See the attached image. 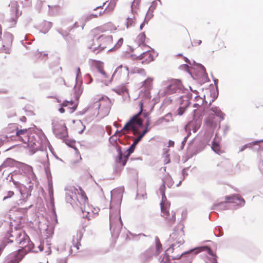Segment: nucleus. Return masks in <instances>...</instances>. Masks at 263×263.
Listing matches in <instances>:
<instances>
[{
  "mask_svg": "<svg viewBox=\"0 0 263 263\" xmlns=\"http://www.w3.org/2000/svg\"><path fill=\"white\" fill-rule=\"evenodd\" d=\"M14 138L15 140L20 141L27 145L28 146L33 148L37 149L40 141L37 138L38 136L34 133L31 132L29 129H20L16 133V135L10 136Z\"/></svg>",
  "mask_w": 263,
  "mask_h": 263,
  "instance_id": "nucleus-1",
  "label": "nucleus"
},
{
  "mask_svg": "<svg viewBox=\"0 0 263 263\" xmlns=\"http://www.w3.org/2000/svg\"><path fill=\"white\" fill-rule=\"evenodd\" d=\"M113 46L112 36L111 35L101 34L97 38L96 42L93 45L89 46V48L95 53H98L100 51L105 49L108 50H113Z\"/></svg>",
  "mask_w": 263,
  "mask_h": 263,
  "instance_id": "nucleus-2",
  "label": "nucleus"
},
{
  "mask_svg": "<svg viewBox=\"0 0 263 263\" xmlns=\"http://www.w3.org/2000/svg\"><path fill=\"white\" fill-rule=\"evenodd\" d=\"M111 106V102L108 97H102L92 105V108L96 111L94 115L99 119L106 117L109 114Z\"/></svg>",
  "mask_w": 263,
  "mask_h": 263,
  "instance_id": "nucleus-3",
  "label": "nucleus"
},
{
  "mask_svg": "<svg viewBox=\"0 0 263 263\" xmlns=\"http://www.w3.org/2000/svg\"><path fill=\"white\" fill-rule=\"evenodd\" d=\"M139 106L140 107V111L138 113L133 116L127 122L122 129V132H125L130 130L133 132L134 135L139 134V127L143 126V120L140 117L143 111V103L140 101Z\"/></svg>",
  "mask_w": 263,
  "mask_h": 263,
  "instance_id": "nucleus-4",
  "label": "nucleus"
},
{
  "mask_svg": "<svg viewBox=\"0 0 263 263\" xmlns=\"http://www.w3.org/2000/svg\"><path fill=\"white\" fill-rule=\"evenodd\" d=\"M12 237L14 239H10L11 242L15 241L19 247L22 249H27L28 250H31L34 248V244L30 242L29 236L26 233L21 230H16L13 232Z\"/></svg>",
  "mask_w": 263,
  "mask_h": 263,
  "instance_id": "nucleus-5",
  "label": "nucleus"
},
{
  "mask_svg": "<svg viewBox=\"0 0 263 263\" xmlns=\"http://www.w3.org/2000/svg\"><path fill=\"white\" fill-rule=\"evenodd\" d=\"M207 117L204 119V125L210 129H214L217 126L218 121L216 120L215 115L223 119L224 117L223 113L217 107H212Z\"/></svg>",
  "mask_w": 263,
  "mask_h": 263,
  "instance_id": "nucleus-6",
  "label": "nucleus"
},
{
  "mask_svg": "<svg viewBox=\"0 0 263 263\" xmlns=\"http://www.w3.org/2000/svg\"><path fill=\"white\" fill-rule=\"evenodd\" d=\"M184 242L183 239L180 236L178 238V244L173 243L171 247L168 248L166 252L173 259H178L181 256L185 253L183 251L182 248L180 246Z\"/></svg>",
  "mask_w": 263,
  "mask_h": 263,
  "instance_id": "nucleus-7",
  "label": "nucleus"
},
{
  "mask_svg": "<svg viewBox=\"0 0 263 263\" xmlns=\"http://www.w3.org/2000/svg\"><path fill=\"white\" fill-rule=\"evenodd\" d=\"M116 26L112 22H108L104 25L97 27L90 31V35L91 37H97L100 33L106 31H113L116 30Z\"/></svg>",
  "mask_w": 263,
  "mask_h": 263,
  "instance_id": "nucleus-8",
  "label": "nucleus"
},
{
  "mask_svg": "<svg viewBox=\"0 0 263 263\" xmlns=\"http://www.w3.org/2000/svg\"><path fill=\"white\" fill-rule=\"evenodd\" d=\"M135 147L136 145L132 144L126 151L125 155L123 156L121 148L119 146L117 147L118 156L116 158V162L121 164L122 166H124L126 163L128 157L134 152Z\"/></svg>",
  "mask_w": 263,
  "mask_h": 263,
  "instance_id": "nucleus-9",
  "label": "nucleus"
},
{
  "mask_svg": "<svg viewBox=\"0 0 263 263\" xmlns=\"http://www.w3.org/2000/svg\"><path fill=\"white\" fill-rule=\"evenodd\" d=\"M162 216L163 217L168 224H172L176 220V215L173 212L170 213L168 210L170 205L164 203L163 201L161 202Z\"/></svg>",
  "mask_w": 263,
  "mask_h": 263,
  "instance_id": "nucleus-10",
  "label": "nucleus"
},
{
  "mask_svg": "<svg viewBox=\"0 0 263 263\" xmlns=\"http://www.w3.org/2000/svg\"><path fill=\"white\" fill-rule=\"evenodd\" d=\"M116 2L114 1H110V2L107 5V6L106 7L105 9L103 10V9H100L101 10H100L99 12L91 14L90 15L86 17L85 21H88L92 18L100 17L105 13L111 12L114 10Z\"/></svg>",
  "mask_w": 263,
  "mask_h": 263,
  "instance_id": "nucleus-11",
  "label": "nucleus"
},
{
  "mask_svg": "<svg viewBox=\"0 0 263 263\" xmlns=\"http://www.w3.org/2000/svg\"><path fill=\"white\" fill-rule=\"evenodd\" d=\"M13 41V35L11 33L7 32L4 33L2 39V43L4 51L6 53H9Z\"/></svg>",
  "mask_w": 263,
  "mask_h": 263,
  "instance_id": "nucleus-12",
  "label": "nucleus"
},
{
  "mask_svg": "<svg viewBox=\"0 0 263 263\" xmlns=\"http://www.w3.org/2000/svg\"><path fill=\"white\" fill-rule=\"evenodd\" d=\"M155 52L152 50H147L137 57V59L141 60L144 64H147L154 60Z\"/></svg>",
  "mask_w": 263,
  "mask_h": 263,
  "instance_id": "nucleus-13",
  "label": "nucleus"
},
{
  "mask_svg": "<svg viewBox=\"0 0 263 263\" xmlns=\"http://www.w3.org/2000/svg\"><path fill=\"white\" fill-rule=\"evenodd\" d=\"M128 75V70L126 67L122 66H118L112 76L113 79H123L127 78Z\"/></svg>",
  "mask_w": 263,
  "mask_h": 263,
  "instance_id": "nucleus-14",
  "label": "nucleus"
},
{
  "mask_svg": "<svg viewBox=\"0 0 263 263\" xmlns=\"http://www.w3.org/2000/svg\"><path fill=\"white\" fill-rule=\"evenodd\" d=\"M182 84L180 81L177 80H172L166 89L167 93L172 94L179 92L181 90Z\"/></svg>",
  "mask_w": 263,
  "mask_h": 263,
  "instance_id": "nucleus-15",
  "label": "nucleus"
},
{
  "mask_svg": "<svg viewBox=\"0 0 263 263\" xmlns=\"http://www.w3.org/2000/svg\"><path fill=\"white\" fill-rule=\"evenodd\" d=\"M81 209L83 214V218L89 220L94 217L95 213L92 210V207L88 203L81 204Z\"/></svg>",
  "mask_w": 263,
  "mask_h": 263,
  "instance_id": "nucleus-16",
  "label": "nucleus"
},
{
  "mask_svg": "<svg viewBox=\"0 0 263 263\" xmlns=\"http://www.w3.org/2000/svg\"><path fill=\"white\" fill-rule=\"evenodd\" d=\"M225 203H236L239 205H243L245 203V200L239 194H234L225 197Z\"/></svg>",
  "mask_w": 263,
  "mask_h": 263,
  "instance_id": "nucleus-17",
  "label": "nucleus"
},
{
  "mask_svg": "<svg viewBox=\"0 0 263 263\" xmlns=\"http://www.w3.org/2000/svg\"><path fill=\"white\" fill-rule=\"evenodd\" d=\"M28 250L27 249H19L12 255V258L9 263H18L26 254Z\"/></svg>",
  "mask_w": 263,
  "mask_h": 263,
  "instance_id": "nucleus-18",
  "label": "nucleus"
},
{
  "mask_svg": "<svg viewBox=\"0 0 263 263\" xmlns=\"http://www.w3.org/2000/svg\"><path fill=\"white\" fill-rule=\"evenodd\" d=\"M54 132L60 138H63L68 136L66 126L64 124L55 126Z\"/></svg>",
  "mask_w": 263,
  "mask_h": 263,
  "instance_id": "nucleus-19",
  "label": "nucleus"
},
{
  "mask_svg": "<svg viewBox=\"0 0 263 263\" xmlns=\"http://www.w3.org/2000/svg\"><path fill=\"white\" fill-rule=\"evenodd\" d=\"M63 107H67L69 112L72 113L74 112L78 106V103L72 100L71 101H64L61 104Z\"/></svg>",
  "mask_w": 263,
  "mask_h": 263,
  "instance_id": "nucleus-20",
  "label": "nucleus"
},
{
  "mask_svg": "<svg viewBox=\"0 0 263 263\" xmlns=\"http://www.w3.org/2000/svg\"><path fill=\"white\" fill-rule=\"evenodd\" d=\"M84 128L83 123L80 120L73 121L72 128L77 133H81Z\"/></svg>",
  "mask_w": 263,
  "mask_h": 263,
  "instance_id": "nucleus-21",
  "label": "nucleus"
},
{
  "mask_svg": "<svg viewBox=\"0 0 263 263\" xmlns=\"http://www.w3.org/2000/svg\"><path fill=\"white\" fill-rule=\"evenodd\" d=\"M100 79L101 82L105 85H108L111 81L112 78L110 74L107 73L105 71L100 74Z\"/></svg>",
  "mask_w": 263,
  "mask_h": 263,
  "instance_id": "nucleus-22",
  "label": "nucleus"
},
{
  "mask_svg": "<svg viewBox=\"0 0 263 263\" xmlns=\"http://www.w3.org/2000/svg\"><path fill=\"white\" fill-rule=\"evenodd\" d=\"M173 121L172 116L171 113L167 114L164 117H161L158 119L156 122V125H160L163 124L164 122H169Z\"/></svg>",
  "mask_w": 263,
  "mask_h": 263,
  "instance_id": "nucleus-23",
  "label": "nucleus"
},
{
  "mask_svg": "<svg viewBox=\"0 0 263 263\" xmlns=\"http://www.w3.org/2000/svg\"><path fill=\"white\" fill-rule=\"evenodd\" d=\"M122 226V224L121 222L120 218L119 219H117L116 223L113 222L111 219L110 220V230H112L114 232L116 231L117 233H118L120 231Z\"/></svg>",
  "mask_w": 263,
  "mask_h": 263,
  "instance_id": "nucleus-24",
  "label": "nucleus"
},
{
  "mask_svg": "<svg viewBox=\"0 0 263 263\" xmlns=\"http://www.w3.org/2000/svg\"><path fill=\"white\" fill-rule=\"evenodd\" d=\"M75 190L77 192L78 195L80 197L81 201H80V202H82V204L87 203L88 202V199L87 197L85 192L82 189V188L81 187H79V189H76Z\"/></svg>",
  "mask_w": 263,
  "mask_h": 263,
  "instance_id": "nucleus-25",
  "label": "nucleus"
},
{
  "mask_svg": "<svg viewBox=\"0 0 263 263\" xmlns=\"http://www.w3.org/2000/svg\"><path fill=\"white\" fill-rule=\"evenodd\" d=\"M5 132L7 134H13L15 133L16 135V133L17 130H19L17 125L16 124H9L7 127H6L5 129Z\"/></svg>",
  "mask_w": 263,
  "mask_h": 263,
  "instance_id": "nucleus-26",
  "label": "nucleus"
},
{
  "mask_svg": "<svg viewBox=\"0 0 263 263\" xmlns=\"http://www.w3.org/2000/svg\"><path fill=\"white\" fill-rule=\"evenodd\" d=\"M145 38V34L143 32L140 33L137 37V41L139 43V48H142L144 47L147 48H150L149 47L146 46L145 44H144Z\"/></svg>",
  "mask_w": 263,
  "mask_h": 263,
  "instance_id": "nucleus-27",
  "label": "nucleus"
},
{
  "mask_svg": "<svg viewBox=\"0 0 263 263\" xmlns=\"http://www.w3.org/2000/svg\"><path fill=\"white\" fill-rule=\"evenodd\" d=\"M155 243H156V251L155 252H152V255H158L162 251V245L160 242V240L158 238H156L155 239Z\"/></svg>",
  "mask_w": 263,
  "mask_h": 263,
  "instance_id": "nucleus-28",
  "label": "nucleus"
},
{
  "mask_svg": "<svg viewBox=\"0 0 263 263\" xmlns=\"http://www.w3.org/2000/svg\"><path fill=\"white\" fill-rule=\"evenodd\" d=\"M180 106H183V107L187 108L189 104V98L187 96H183L180 98Z\"/></svg>",
  "mask_w": 263,
  "mask_h": 263,
  "instance_id": "nucleus-29",
  "label": "nucleus"
},
{
  "mask_svg": "<svg viewBox=\"0 0 263 263\" xmlns=\"http://www.w3.org/2000/svg\"><path fill=\"white\" fill-rule=\"evenodd\" d=\"M212 149L216 153L218 154H221L223 152L220 149V146L218 142H216L214 139L212 142Z\"/></svg>",
  "mask_w": 263,
  "mask_h": 263,
  "instance_id": "nucleus-30",
  "label": "nucleus"
},
{
  "mask_svg": "<svg viewBox=\"0 0 263 263\" xmlns=\"http://www.w3.org/2000/svg\"><path fill=\"white\" fill-rule=\"evenodd\" d=\"M208 254L211 256L210 260L212 263H218L217 262V256L216 252L213 251L210 248L206 247Z\"/></svg>",
  "mask_w": 263,
  "mask_h": 263,
  "instance_id": "nucleus-31",
  "label": "nucleus"
},
{
  "mask_svg": "<svg viewBox=\"0 0 263 263\" xmlns=\"http://www.w3.org/2000/svg\"><path fill=\"white\" fill-rule=\"evenodd\" d=\"M136 24V19L134 15L132 17H127L125 22L126 27L129 28L134 26Z\"/></svg>",
  "mask_w": 263,
  "mask_h": 263,
  "instance_id": "nucleus-32",
  "label": "nucleus"
},
{
  "mask_svg": "<svg viewBox=\"0 0 263 263\" xmlns=\"http://www.w3.org/2000/svg\"><path fill=\"white\" fill-rule=\"evenodd\" d=\"M153 79L151 78H148L143 82V86L146 89L149 90L153 87Z\"/></svg>",
  "mask_w": 263,
  "mask_h": 263,
  "instance_id": "nucleus-33",
  "label": "nucleus"
},
{
  "mask_svg": "<svg viewBox=\"0 0 263 263\" xmlns=\"http://www.w3.org/2000/svg\"><path fill=\"white\" fill-rule=\"evenodd\" d=\"M115 92L119 95H122L126 91V88L125 85H122L120 86L116 87L112 89Z\"/></svg>",
  "mask_w": 263,
  "mask_h": 263,
  "instance_id": "nucleus-34",
  "label": "nucleus"
},
{
  "mask_svg": "<svg viewBox=\"0 0 263 263\" xmlns=\"http://www.w3.org/2000/svg\"><path fill=\"white\" fill-rule=\"evenodd\" d=\"M200 124L196 122H191L189 124V127L193 131L194 133H196L197 130L199 128Z\"/></svg>",
  "mask_w": 263,
  "mask_h": 263,
  "instance_id": "nucleus-35",
  "label": "nucleus"
},
{
  "mask_svg": "<svg viewBox=\"0 0 263 263\" xmlns=\"http://www.w3.org/2000/svg\"><path fill=\"white\" fill-rule=\"evenodd\" d=\"M140 2L141 0H134L131 5L132 11L133 12L136 11V10L138 9Z\"/></svg>",
  "mask_w": 263,
  "mask_h": 263,
  "instance_id": "nucleus-36",
  "label": "nucleus"
},
{
  "mask_svg": "<svg viewBox=\"0 0 263 263\" xmlns=\"http://www.w3.org/2000/svg\"><path fill=\"white\" fill-rule=\"evenodd\" d=\"M195 100L197 102L194 104L193 106L194 107H198L202 105L203 100L202 98L199 96H196L195 98Z\"/></svg>",
  "mask_w": 263,
  "mask_h": 263,
  "instance_id": "nucleus-37",
  "label": "nucleus"
},
{
  "mask_svg": "<svg viewBox=\"0 0 263 263\" xmlns=\"http://www.w3.org/2000/svg\"><path fill=\"white\" fill-rule=\"evenodd\" d=\"M136 136H137L138 137L135 139L134 142L133 143V144L135 145L136 146L138 143V142L142 139V138L144 135L141 133V132L139 130V134H137Z\"/></svg>",
  "mask_w": 263,
  "mask_h": 263,
  "instance_id": "nucleus-38",
  "label": "nucleus"
},
{
  "mask_svg": "<svg viewBox=\"0 0 263 263\" xmlns=\"http://www.w3.org/2000/svg\"><path fill=\"white\" fill-rule=\"evenodd\" d=\"M136 136H137L138 137L135 139L134 142L133 143V144L135 145L136 146L138 143V142L142 139V138L144 135L141 133V132L139 130V134H137Z\"/></svg>",
  "mask_w": 263,
  "mask_h": 263,
  "instance_id": "nucleus-39",
  "label": "nucleus"
},
{
  "mask_svg": "<svg viewBox=\"0 0 263 263\" xmlns=\"http://www.w3.org/2000/svg\"><path fill=\"white\" fill-rule=\"evenodd\" d=\"M136 136H137L138 137L135 139L134 142L133 143V144L135 145L136 146L138 143V142L142 139V138L144 135L141 133V132L139 130V134H137Z\"/></svg>",
  "mask_w": 263,
  "mask_h": 263,
  "instance_id": "nucleus-40",
  "label": "nucleus"
},
{
  "mask_svg": "<svg viewBox=\"0 0 263 263\" xmlns=\"http://www.w3.org/2000/svg\"><path fill=\"white\" fill-rule=\"evenodd\" d=\"M15 161L11 158H8L4 162V165L6 166H13L15 164Z\"/></svg>",
  "mask_w": 263,
  "mask_h": 263,
  "instance_id": "nucleus-41",
  "label": "nucleus"
},
{
  "mask_svg": "<svg viewBox=\"0 0 263 263\" xmlns=\"http://www.w3.org/2000/svg\"><path fill=\"white\" fill-rule=\"evenodd\" d=\"M123 43V38H120L118 40L117 43L116 44L114 43L113 50H116L120 47V46L122 45Z\"/></svg>",
  "mask_w": 263,
  "mask_h": 263,
  "instance_id": "nucleus-42",
  "label": "nucleus"
},
{
  "mask_svg": "<svg viewBox=\"0 0 263 263\" xmlns=\"http://www.w3.org/2000/svg\"><path fill=\"white\" fill-rule=\"evenodd\" d=\"M165 182L163 181L162 185L160 187V191L162 196V199L165 198Z\"/></svg>",
  "mask_w": 263,
  "mask_h": 263,
  "instance_id": "nucleus-43",
  "label": "nucleus"
},
{
  "mask_svg": "<svg viewBox=\"0 0 263 263\" xmlns=\"http://www.w3.org/2000/svg\"><path fill=\"white\" fill-rule=\"evenodd\" d=\"M14 195V193L13 191H8L7 193V195L5 196L3 198V200H5L8 198L12 197Z\"/></svg>",
  "mask_w": 263,
  "mask_h": 263,
  "instance_id": "nucleus-44",
  "label": "nucleus"
},
{
  "mask_svg": "<svg viewBox=\"0 0 263 263\" xmlns=\"http://www.w3.org/2000/svg\"><path fill=\"white\" fill-rule=\"evenodd\" d=\"M186 108L183 107V106H180L179 108L178 109V115L181 116L182 115Z\"/></svg>",
  "mask_w": 263,
  "mask_h": 263,
  "instance_id": "nucleus-45",
  "label": "nucleus"
},
{
  "mask_svg": "<svg viewBox=\"0 0 263 263\" xmlns=\"http://www.w3.org/2000/svg\"><path fill=\"white\" fill-rule=\"evenodd\" d=\"M67 201L69 202L71 204H73L75 200L73 199L70 195H68L66 196Z\"/></svg>",
  "mask_w": 263,
  "mask_h": 263,
  "instance_id": "nucleus-46",
  "label": "nucleus"
},
{
  "mask_svg": "<svg viewBox=\"0 0 263 263\" xmlns=\"http://www.w3.org/2000/svg\"><path fill=\"white\" fill-rule=\"evenodd\" d=\"M151 129L150 126H145V128L143 130L141 133H142L143 135H145L148 131H149Z\"/></svg>",
  "mask_w": 263,
  "mask_h": 263,
  "instance_id": "nucleus-47",
  "label": "nucleus"
},
{
  "mask_svg": "<svg viewBox=\"0 0 263 263\" xmlns=\"http://www.w3.org/2000/svg\"><path fill=\"white\" fill-rule=\"evenodd\" d=\"M98 71L99 72L100 74L105 72V70L103 69V67L101 65H99L97 66Z\"/></svg>",
  "mask_w": 263,
  "mask_h": 263,
  "instance_id": "nucleus-48",
  "label": "nucleus"
},
{
  "mask_svg": "<svg viewBox=\"0 0 263 263\" xmlns=\"http://www.w3.org/2000/svg\"><path fill=\"white\" fill-rule=\"evenodd\" d=\"M151 122H152L151 118H148L145 121V126H150V125L151 124Z\"/></svg>",
  "mask_w": 263,
  "mask_h": 263,
  "instance_id": "nucleus-49",
  "label": "nucleus"
},
{
  "mask_svg": "<svg viewBox=\"0 0 263 263\" xmlns=\"http://www.w3.org/2000/svg\"><path fill=\"white\" fill-rule=\"evenodd\" d=\"M258 166H259L260 172L263 174V161H259V164H258Z\"/></svg>",
  "mask_w": 263,
  "mask_h": 263,
  "instance_id": "nucleus-50",
  "label": "nucleus"
},
{
  "mask_svg": "<svg viewBox=\"0 0 263 263\" xmlns=\"http://www.w3.org/2000/svg\"><path fill=\"white\" fill-rule=\"evenodd\" d=\"M106 3H107V1H106V2H104L103 3V6H100L97 7L96 9H95V11H97V10H99L100 9H103V7L105 6V5H106Z\"/></svg>",
  "mask_w": 263,
  "mask_h": 263,
  "instance_id": "nucleus-51",
  "label": "nucleus"
},
{
  "mask_svg": "<svg viewBox=\"0 0 263 263\" xmlns=\"http://www.w3.org/2000/svg\"><path fill=\"white\" fill-rule=\"evenodd\" d=\"M141 115H143V116L144 118H145L146 119H147L148 118H151V117H149V113H148V112H142V114H141Z\"/></svg>",
  "mask_w": 263,
  "mask_h": 263,
  "instance_id": "nucleus-52",
  "label": "nucleus"
},
{
  "mask_svg": "<svg viewBox=\"0 0 263 263\" xmlns=\"http://www.w3.org/2000/svg\"><path fill=\"white\" fill-rule=\"evenodd\" d=\"M194 111V117L195 118L197 117V118H199L202 116L201 115L198 116V113L199 112V110H198L197 109H195Z\"/></svg>",
  "mask_w": 263,
  "mask_h": 263,
  "instance_id": "nucleus-53",
  "label": "nucleus"
},
{
  "mask_svg": "<svg viewBox=\"0 0 263 263\" xmlns=\"http://www.w3.org/2000/svg\"><path fill=\"white\" fill-rule=\"evenodd\" d=\"M174 144L175 143L174 141L170 140L168 142V146L173 147L174 146Z\"/></svg>",
  "mask_w": 263,
  "mask_h": 263,
  "instance_id": "nucleus-54",
  "label": "nucleus"
},
{
  "mask_svg": "<svg viewBox=\"0 0 263 263\" xmlns=\"http://www.w3.org/2000/svg\"><path fill=\"white\" fill-rule=\"evenodd\" d=\"M64 107H63V106H62V107L59 109V111L61 113H62H62L65 112V109L64 108Z\"/></svg>",
  "mask_w": 263,
  "mask_h": 263,
  "instance_id": "nucleus-55",
  "label": "nucleus"
},
{
  "mask_svg": "<svg viewBox=\"0 0 263 263\" xmlns=\"http://www.w3.org/2000/svg\"><path fill=\"white\" fill-rule=\"evenodd\" d=\"M81 245L80 242H77L76 245L73 246L74 248H76V249L78 250L79 249V246Z\"/></svg>",
  "mask_w": 263,
  "mask_h": 263,
  "instance_id": "nucleus-56",
  "label": "nucleus"
},
{
  "mask_svg": "<svg viewBox=\"0 0 263 263\" xmlns=\"http://www.w3.org/2000/svg\"><path fill=\"white\" fill-rule=\"evenodd\" d=\"M201 43V41L199 40H197V42H194V44H195V45H199Z\"/></svg>",
  "mask_w": 263,
  "mask_h": 263,
  "instance_id": "nucleus-57",
  "label": "nucleus"
},
{
  "mask_svg": "<svg viewBox=\"0 0 263 263\" xmlns=\"http://www.w3.org/2000/svg\"><path fill=\"white\" fill-rule=\"evenodd\" d=\"M247 147V146L246 145H244L243 146L241 149H240V151L241 152L242 151H243Z\"/></svg>",
  "mask_w": 263,
  "mask_h": 263,
  "instance_id": "nucleus-58",
  "label": "nucleus"
},
{
  "mask_svg": "<svg viewBox=\"0 0 263 263\" xmlns=\"http://www.w3.org/2000/svg\"><path fill=\"white\" fill-rule=\"evenodd\" d=\"M79 73H80V68L78 67L77 68V75H79Z\"/></svg>",
  "mask_w": 263,
  "mask_h": 263,
  "instance_id": "nucleus-59",
  "label": "nucleus"
},
{
  "mask_svg": "<svg viewBox=\"0 0 263 263\" xmlns=\"http://www.w3.org/2000/svg\"><path fill=\"white\" fill-rule=\"evenodd\" d=\"M143 26H144V23H142L140 25V29L141 30L143 27Z\"/></svg>",
  "mask_w": 263,
  "mask_h": 263,
  "instance_id": "nucleus-60",
  "label": "nucleus"
},
{
  "mask_svg": "<svg viewBox=\"0 0 263 263\" xmlns=\"http://www.w3.org/2000/svg\"><path fill=\"white\" fill-rule=\"evenodd\" d=\"M152 252V250H151V249H149L148 250H147V251L145 252V253H148V252Z\"/></svg>",
  "mask_w": 263,
  "mask_h": 263,
  "instance_id": "nucleus-61",
  "label": "nucleus"
},
{
  "mask_svg": "<svg viewBox=\"0 0 263 263\" xmlns=\"http://www.w3.org/2000/svg\"><path fill=\"white\" fill-rule=\"evenodd\" d=\"M174 236H176V238H177L178 237V236H178V234H174Z\"/></svg>",
  "mask_w": 263,
  "mask_h": 263,
  "instance_id": "nucleus-62",
  "label": "nucleus"
},
{
  "mask_svg": "<svg viewBox=\"0 0 263 263\" xmlns=\"http://www.w3.org/2000/svg\"><path fill=\"white\" fill-rule=\"evenodd\" d=\"M87 226V224L85 225L83 227L85 228Z\"/></svg>",
  "mask_w": 263,
  "mask_h": 263,
  "instance_id": "nucleus-63",
  "label": "nucleus"
},
{
  "mask_svg": "<svg viewBox=\"0 0 263 263\" xmlns=\"http://www.w3.org/2000/svg\"><path fill=\"white\" fill-rule=\"evenodd\" d=\"M62 263H66V262H65V261H64V262H62Z\"/></svg>",
  "mask_w": 263,
  "mask_h": 263,
  "instance_id": "nucleus-64",
  "label": "nucleus"
}]
</instances>
